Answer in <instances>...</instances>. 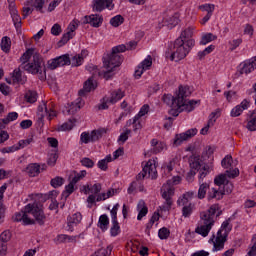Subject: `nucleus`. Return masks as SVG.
I'll use <instances>...</instances> for the list:
<instances>
[{
	"instance_id": "obj_1",
	"label": "nucleus",
	"mask_w": 256,
	"mask_h": 256,
	"mask_svg": "<svg viewBox=\"0 0 256 256\" xmlns=\"http://www.w3.org/2000/svg\"><path fill=\"white\" fill-rule=\"evenodd\" d=\"M193 37V29H185L179 38H177L173 46L170 47V60L171 61H181L185 59L193 47H195V40L191 39Z\"/></svg>"
},
{
	"instance_id": "obj_2",
	"label": "nucleus",
	"mask_w": 256,
	"mask_h": 256,
	"mask_svg": "<svg viewBox=\"0 0 256 256\" xmlns=\"http://www.w3.org/2000/svg\"><path fill=\"white\" fill-rule=\"evenodd\" d=\"M191 95V90L188 86H179V90L177 93V103L173 106H170L169 114L172 117H179V113L182 111H187V113H191L193 109H195V105H199L201 100H188L187 97Z\"/></svg>"
},
{
	"instance_id": "obj_3",
	"label": "nucleus",
	"mask_w": 256,
	"mask_h": 256,
	"mask_svg": "<svg viewBox=\"0 0 256 256\" xmlns=\"http://www.w3.org/2000/svg\"><path fill=\"white\" fill-rule=\"evenodd\" d=\"M29 214L33 215L34 219L29 218ZM47 217L45 216V212H43V208L38 204H27L23 210L16 213L14 217V221L17 223L21 222L23 225H35V221L38 225H45V220Z\"/></svg>"
},
{
	"instance_id": "obj_4",
	"label": "nucleus",
	"mask_w": 256,
	"mask_h": 256,
	"mask_svg": "<svg viewBox=\"0 0 256 256\" xmlns=\"http://www.w3.org/2000/svg\"><path fill=\"white\" fill-rule=\"evenodd\" d=\"M219 209V204H213L206 211L200 213V226L195 229V233L201 235L202 237H207L213 226L215 225V213Z\"/></svg>"
},
{
	"instance_id": "obj_5",
	"label": "nucleus",
	"mask_w": 256,
	"mask_h": 256,
	"mask_svg": "<svg viewBox=\"0 0 256 256\" xmlns=\"http://www.w3.org/2000/svg\"><path fill=\"white\" fill-rule=\"evenodd\" d=\"M20 67L32 75H38L40 81H45V79H47L43 57L37 52L33 55V59L30 63H27L26 65L21 64Z\"/></svg>"
},
{
	"instance_id": "obj_6",
	"label": "nucleus",
	"mask_w": 256,
	"mask_h": 256,
	"mask_svg": "<svg viewBox=\"0 0 256 256\" xmlns=\"http://www.w3.org/2000/svg\"><path fill=\"white\" fill-rule=\"evenodd\" d=\"M121 63H123V55L113 53V51L103 57V67L106 69V71L103 70V75L106 81H109V79L113 77L111 73H113L117 67H120Z\"/></svg>"
},
{
	"instance_id": "obj_7",
	"label": "nucleus",
	"mask_w": 256,
	"mask_h": 256,
	"mask_svg": "<svg viewBox=\"0 0 256 256\" xmlns=\"http://www.w3.org/2000/svg\"><path fill=\"white\" fill-rule=\"evenodd\" d=\"M87 71L92 73V77L88 78L87 81L84 82L83 89H80L78 95L80 97H85L87 93H91V91H95L97 89V83L95 82V77H101L103 75V71L101 72L96 65L90 64L86 66Z\"/></svg>"
},
{
	"instance_id": "obj_8",
	"label": "nucleus",
	"mask_w": 256,
	"mask_h": 256,
	"mask_svg": "<svg viewBox=\"0 0 256 256\" xmlns=\"http://www.w3.org/2000/svg\"><path fill=\"white\" fill-rule=\"evenodd\" d=\"M125 97V92L121 89H117L111 92L110 97H104L103 102L99 106V109H109V105H115L117 101H121V98Z\"/></svg>"
},
{
	"instance_id": "obj_9",
	"label": "nucleus",
	"mask_w": 256,
	"mask_h": 256,
	"mask_svg": "<svg viewBox=\"0 0 256 256\" xmlns=\"http://www.w3.org/2000/svg\"><path fill=\"white\" fill-rule=\"evenodd\" d=\"M209 243H213L212 251H223L225 249V243H227V234L221 233V230L217 232V235H212L209 239Z\"/></svg>"
},
{
	"instance_id": "obj_10",
	"label": "nucleus",
	"mask_w": 256,
	"mask_h": 256,
	"mask_svg": "<svg viewBox=\"0 0 256 256\" xmlns=\"http://www.w3.org/2000/svg\"><path fill=\"white\" fill-rule=\"evenodd\" d=\"M175 195V189L171 186L163 188L162 198H164L165 202L162 206H160L161 211H171V207L173 205V199L171 198Z\"/></svg>"
},
{
	"instance_id": "obj_11",
	"label": "nucleus",
	"mask_w": 256,
	"mask_h": 256,
	"mask_svg": "<svg viewBox=\"0 0 256 256\" xmlns=\"http://www.w3.org/2000/svg\"><path fill=\"white\" fill-rule=\"evenodd\" d=\"M65 65H71L69 54H64L48 61V69L52 71L57 69V67H65Z\"/></svg>"
},
{
	"instance_id": "obj_12",
	"label": "nucleus",
	"mask_w": 256,
	"mask_h": 256,
	"mask_svg": "<svg viewBox=\"0 0 256 256\" xmlns=\"http://www.w3.org/2000/svg\"><path fill=\"white\" fill-rule=\"evenodd\" d=\"M197 133H198L197 128H192V129H188L184 133L176 134L173 145L175 147H179V145H181L183 141H189V139H192V137H195Z\"/></svg>"
},
{
	"instance_id": "obj_13",
	"label": "nucleus",
	"mask_w": 256,
	"mask_h": 256,
	"mask_svg": "<svg viewBox=\"0 0 256 256\" xmlns=\"http://www.w3.org/2000/svg\"><path fill=\"white\" fill-rule=\"evenodd\" d=\"M114 0H94L92 9L97 13H101L108 9V11H113L115 9V4L113 3Z\"/></svg>"
},
{
	"instance_id": "obj_14",
	"label": "nucleus",
	"mask_w": 256,
	"mask_h": 256,
	"mask_svg": "<svg viewBox=\"0 0 256 256\" xmlns=\"http://www.w3.org/2000/svg\"><path fill=\"white\" fill-rule=\"evenodd\" d=\"M85 25H91V27L99 28L103 25V16L99 14H91L89 16H84L82 19Z\"/></svg>"
},
{
	"instance_id": "obj_15",
	"label": "nucleus",
	"mask_w": 256,
	"mask_h": 256,
	"mask_svg": "<svg viewBox=\"0 0 256 256\" xmlns=\"http://www.w3.org/2000/svg\"><path fill=\"white\" fill-rule=\"evenodd\" d=\"M103 189V186L101 183H95L92 186H90V194L87 198V203H90V205H93L95 203V199H97V196L101 193V190Z\"/></svg>"
},
{
	"instance_id": "obj_16",
	"label": "nucleus",
	"mask_w": 256,
	"mask_h": 256,
	"mask_svg": "<svg viewBox=\"0 0 256 256\" xmlns=\"http://www.w3.org/2000/svg\"><path fill=\"white\" fill-rule=\"evenodd\" d=\"M83 219V216L81 213L77 212L73 214L72 216H68L67 218V231H73V228L76 225H79L81 223V220Z\"/></svg>"
},
{
	"instance_id": "obj_17",
	"label": "nucleus",
	"mask_w": 256,
	"mask_h": 256,
	"mask_svg": "<svg viewBox=\"0 0 256 256\" xmlns=\"http://www.w3.org/2000/svg\"><path fill=\"white\" fill-rule=\"evenodd\" d=\"M195 197V192H186L184 193L178 200H177V205L178 207H187L189 205H192L191 199Z\"/></svg>"
},
{
	"instance_id": "obj_18",
	"label": "nucleus",
	"mask_w": 256,
	"mask_h": 256,
	"mask_svg": "<svg viewBox=\"0 0 256 256\" xmlns=\"http://www.w3.org/2000/svg\"><path fill=\"white\" fill-rule=\"evenodd\" d=\"M245 109H249V102L247 101V99H244L240 105H237L236 107H234L231 110L230 115L231 117H239L241 113L245 111Z\"/></svg>"
},
{
	"instance_id": "obj_19",
	"label": "nucleus",
	"mask_w": 256,
	"mask_h": 256,
	"mask_svg": "<svg viewBox=\"0 0 256 256\" xmlns=\"http://www.w3.org/2000/svg\"><path fill=\"white\" fill-rule=\"evenodd\" d=\"M256 69V56L252 58L250 62H245L242 67L240 68V75H248V73H251L252 71H255Z\"/></svg>"
},
{
	"instance_id": "obj_20",
	"label": "nucleus",
	"mask_w": 256,
	"mask_h": 256,
	"mask_svg": "<svg viewBox=\"0 0 256 256\" xmlns=\"http://www.w3.org/2000/svg\"><path fill=\"white\" fill-rule=\"evenodd\" d=\"M208 201H211L212 199H216V201H221L223 197H225V190H221V188H212L208 191Z\"/></svg>"
},
{
	"instance_id": "obj_21",
	"label": "nucleus",
	"mask_w": 256,
	"mask_h": 256,
	"mask_svg": "<svg viewBox=\"0 0 256 256\" xmlns=\"http://www.w3.org/2000/svg\"><path fill=\"white\" fill-rule=\"evenodd\" d=\"M86 56L87 50H82L80 54H76L72 57L70 60V65H72V67H79L80 65H83V61L85 60Z\"/></svg>"
},
{
	"instance_id": "obj_22",
	"label": "nucleus",
	"mask_w": 256,
	"mask_h": 256,
	"mask_svg": "<svg viewBox=\"0 0 256 256\" xmlns=\"http://www.w3.org/2000/svg\"><path fill=\"white\" fill-rule=\"evenodd\" d=\"M144 171L150 179H157V167L151 162H147L144 166Z\"/></svg>"
},
{
	"instance_id": "obj_23",
	"label": "nucleus",
	"mask_w": 256,
	"mask_h": 256,
	"mask_svg": "<svg viewBox=\"0 0 256 256\" xmlns=\"http://www.w3.org/2000/svg\"><path fill=\"white\" fill-rule=\"evenodd\" d=\"M201 163L202 161H201V158H199V156L190 157L189 159L190 170L195 171L197 173V171H199V169L203 167V164Z\"/></svg>"
},
{
	"instance_id": "obj_24",
	"label": "nucleus",
	"mask_w": 256,
	"mask_h": 256,
	"mask_svg": "<svg viewBox=\"0 0 256 256\" xmlns=\"http://www.w3.org/2000/svg\"><path fill=\"white\" fill-rule=\"evenodd\" d=\"M12 79L14 83H20L21 85H25V83H27V77H23L21 68L15 69L13 71Z\"/></svg>"
},
{
	"instance_id": "obj_25",
	"label": "nucleus",
	"mask_w": 256,
	"mask_h": 256,
	"mask_svg": "<svg viewBox=\"0 0 256 256\" xmlns=\"http://www.w3.org/2000/svg\"><path fill=\"white\" fill-rule=\"evenodd\" d=\"M9 11H10V15L12 17V21L14 23L15 29H21V16H19V12L17 11V8H12Z\"/></svg>"
},
{
	"instance_id": "obj_26",
	"label": "nucleus",
	"mask_w": 256,
	"mask_h": 256,
	"mask_svg": "<svg viewBox=\"0 0 256 256\" xmlns=\"http://www.w3.org/2000/svg\"><path fill=\"white\" fill-rule=\"evenodd\" d=\"M137 209H138L137 220L141 221V219H143V217H145L147 213H149V209L147 208V206L145 205V201L143 200L138 203Z\"/></svg>"
},
{
	"instance_id": "obj_27",
	"label": "nucleus",
	"mask_w": 256,
	"mask_h": 256,
	"mask_svg": "<svg viewBox=\"0 0 256 256\" xmlns=\"http://www.w3.org/2000/svg\"><path fill=\"white\" fill-rule=\"evenodd\" d=\"M26 170L30 177H37L41 173V166L37 163L29 164Z\"/></svg>"
},
{
	"instance_id": "obj_28",
	"label": "nucleus",
	"mask_w": 256,
	"mask_h": 256,
	"mask_svg": "<svg viewBox=\"0 0 256 256\" xmlns=\"http://www.w3.org/2000/svg\"><path fill=\"white\" fill-rule=\"evenodd\" d=\"M105 133H107V129L105 128L93 130L90 133L92 143H95V141H99V139H101L103 135H105Z\"/></svg>"
},
{
	"instance_id": "obj_29",
	"label": "nucleus",
	"mask_w": 256,
	"mask_h": 256,
	"mask_svg": "<svg viewBox=\"0 0 256 256\" xmlns=\"http://www.w3.org/2000/svg\"><path fill=\"white\" fill-rule=\"evenodd\" d=\"M79 109H81V98H79L77 102L68 104L67 113L68 115H75Z\"/></svg>"
},
{
	"instance_id": "obj_30",
	"label": "nucleus",
	"mask_w": 256,
	"mask_h": 256,
	"mask_svg": "<svg viewBox=\"0 0 256 256\" xmlns=\"http://www.w3.org/2000/svg\"><path fill=\"white\" fill-rule=\"evenodd\" d=\"M33 55H35V48L27 49L20 57L22 65H26L25 63H27L31 59V57H33Z\"/></svg>"
},
{
	"instance_id": "obj_31",
	"label": "nucleus",
	"mask_w": 256,
	"mask_h": 256,
	"mask_svg": "<svg viewBox=\"0 0 256 256\" xmlns=\"http://www.w3.org/2000/svg\"><path fill=\"white\" fill-rule=\"evenodd\" d=\"M98 227L102 231H107V228L109 227V217L107 216V214L101 215L99 217Z\"/></svg>"
},
{
	"instance_id": "obj_32",
	"label": "nucleus",
	"mask_w": 256,
	"mask_h": 256,
	"mask_svg": "<svg viewBox=\"0 0 256 256\" xmlns=\"http://www.w3.org/2000/svg\"><path fill=\"white\" fill-rule=\"evenodd\" d=\"M0 47L4 53H9L11 51V38L9 36L2 37Z\"/></svg>"
},
{
	"instance_id": "obj_33",
	"label": "nucleus",
	"mask_w": 256,
	"mask_h": 256,
	"mask_svg": "<svg viewBox=\"0 0 256 256\" xmlns=\"http://www.w3.org/2000/svg\"><path fill=\"white\" fill-rule=\"evenodd\" d=\"M231 219H228L224 221L221 225V228L218 231H221L222 235H226V237H229V232L231 229H233V226L231 225Z\"/></svg>"
},
{
	"instance_id": "obj_34",
	"label": "nucleus",
	"mask_w": 256,
	"mask_h": 256,
	"mask_svg": "<svg viewBox=\"0 0 256 256\" xmlns=\"http://www.w3.org/2000/svg\"><path fill=\"white\" fill-rule=\"evenodd\" d=\"M153 65V58H151V55H148L147 58H145L141 64L138 66V69H142L144 71H147L149 67Z\"/></svg>"
},
{
	"instance_id": "obj_35",
	"label": "nucleus",
	"mask_w": 256,
	"mask_h": 256,
	"mask_svg": "<svg viewBox=\"0 0 256 256\" xmlns=\"http://www.w3.org/2000/svg\"><path fill=\"white\" fill-rule=\"evenodd\" d=\"M123 23H125V18L120 14L110 19V25H112V27H119L120 25H123Z\"/></svg>"
},
{
	"instance_id": "obj_36",
	"label": "nucleus",
	"mask_w": 256,
	"mask_h": 256,
	"mask_svg": "<svg viewBox=\"0 0 256 256\" xmlns=\"http://www.w3.org/2000/svg\"><path fill=\"white\" fill-rule=\"evenodd\" d=\"M221 166L224 169H231L233 167V156L226 155L221 161Z\"/></svg>"
},
{
	"instance_id": "obj_37",
	"label": "nucleus",
	"mask_w": 256,
	"mask_h": 256,
	"mask_svg": "<svg viewBox=\"0 0 256 256\" xmlns=\"http://www.w3.org/2000/svg\"><path fill=\"white\" fill-rule=\"evenodd\" d=\"M216 39V35H213V33H207L204 36H202L200 40V45H207V43H211V41H215Z\"/></svg>"
},
{
	"instance_id": "obj_38",
	"label": "nucleus",
	"mask_w": 256,
	"mask_h": 256,
	"mask_svg": "<svg viewBox=\"0 0 256 256\" xmlns=\"http://www.w3.org/2000/svg\"><path fill=\"white\" fill-rule=\"evenodd\" d=\"M219 117H221V109H216L214 112H212L209 115L208 124L214 126L215 121H217V119H219Z\"/></svg>"
},
{
	"instance_id": "obj_39",
	"label": "nucleus",
	"mask_w": 256,
	"mask_h": 256,
	"mask_svg": "<svg viewBox=\"0 0 256 256\" xmlns=\"http://www.w3.org/2000/svg\"><path fill=\"white\" fill-rule=\"evenodd\" d=\"M208 189H209V184L207 183L200 184V187L198 189V199H205Z\"/></svg>"
},
{
	"instance_id": "obj_40",
	"label": "nucleus",
	"mask_w": 256,
	"mask_h": 256,
	"mask_svg": "<svg viewBox=\"0 0 256 256\" xmlns=\"http://www.w3.org/2000/svg\"><path fill=\"white\" fill-rule=\"evenodd\" d=\"M45 3H47V0H31L32 7L40 13H43V5H45Z\"/></svg>"
},
{
	"instance_id": "obj_41",
	"label": "nucleus",
	"mask_w": 256,
	"mask_h": 256,
	"mask_svg": "<svg viewBox=\"0 0 256 256\" xmlns=\"http://www.w3.org/2000/svg\"><path fill=\"white\" fill-rule=\"evenodd\" d=\"M121 233V227L118 221H112V227L110 229V234L112 237H117Z\"/></svg>"
},
{
	"instance_id": "obj_42",
	"label": "nucleus",
	"mask_w": 256,
	"mask_h": 256,
	"mask_svg": "<svg viewBox=\"0 0 256 256\" xmlns=\"http://www.w3.org/2000/svg\"><path fill=\"white\" fill-rule=\"evenodd\" d=\"M147 113H149V105L145 104L141 107L139 113L134 117V123L136 121H139V119H141V117H145V115H147Z\"/></svg>"
},
{
	"instance_id": "obj_43",
	"label": "nucleus",
	"mask_w": 256,
	"mask_h": 256,
	"mask_svg": "<svg viewBox=\"0 0 256 256\" xmlns=\"http://www.w3.org/2000/svg\"><path fill=\"white\" fill-rule=\"evenodd\" d=\"M25 99L27 103H35L37 101V92L33 90H29L25 94Z\"/></svg>"
},
{
	"instance_id": "obj_44",
	"label": "nucleus",
	"mask_w": 256,
	"mask_h": 256,
	"mask_svg": "<svg viewBox=\"0 0 256 256\" xmlns=\"http://www.w3.org/2000/svg\"><path fill=\"white\" fill-rule=\"evenodd\" d=\"M163 101L166 103V105H169V107H173V105L177 104V94L176 97H173L172 95H164Z\"/></svg>"
},
{
	"instance_id": "obj_45",
	"label": "nucleus",
	"mask_w": 256,
	"mask_h": 256,
	"mask_svg": "<svg viewBox=\"0 0 256 256\" xmlns=\"http://www.w3.org/2000/svg\"><path fill=\"white\" fill-rule=\"evenodd\" d=\"M75 185L77 184L71 180L70 183L65 187V191L62 193V196L66 198L69 197V195L75 191Z\"/></svg>"
},
{
	"instance_id": "obj_46",
	"label": "nucleus",
	"mask_w": 256,
	"mask_h": 256,
	"mask_svg": "<svg viewBox=\"0 0 256 256\" xmlns=\"http://www.w3.org/2000/svg\"><path fill=\"white\" fill-rule=\"evenodd\" d=\"M75 127V120H69L68 122H65L62 124L59 128L58 131H71Z\"/></svg>"
},
{
	"instance_id": "obj_47",
	"label": "nucleus",
	"mask_w": 256,
	"mask_h": 256,
	"mask_svg": "<svg viewBox=\"0 0 256 256\" xmlns=\"http://www.w3.org/2000/svg\"><path fill=\"white\" fill-rule=\"evenodd\" d=\"M11 241V231L5 230L0 234V243L7 245Z\"/></svg>"
},
{
	"instance_id": "obj_48",
	"label": "nucleus",
	"mask_w": 256,
	"mask_h": 256,
	"mask_svg": "<svg viewBox=\"0 0 256 256\" xmlns=\"http://www.w3.org/2000/svg\"><path fill=\"white\" fill-rule=\"evenodd\" d=\"M74 34H71V32H66L63 34L62 38L58 42V47H63V45H66V43L70 40L73 39Z\"/></svg>"
},
{
	"instance_id": "obj_49",
	"label": "nucleus",
	"mask_w": 256,
	"mask_h": 256,
	"mask_svg": "<svg viewBox=\"0 0 256 256\" xmlns=\"http://www.w3.org/2000/svg\"><path fill=\"white\" fill-rule=\"evenodd\" d=\"M65 183V179L63 177L56 176L50 181V185L54 187V189H57V187H61Z\"/></svg>"
},
{
	"instance_id": "obj_50",
	"label": "nucleus",
	"mask_w": 256,
	"mask_h": 256,
	"mask_svg": "<svg viewBox=\"0 0 256 256\" xmlns=\"http://www.w3.org/2000/svg\"><path fill=\"white\" fill-rule=\"evenodd\" d=\"M229 170L225 171V175L226 177H228L229 179H235V177H239V168H228Z\"/></svg>"
},
{
	"instance_id": "obj_51",
	"label": "nucleus",
	"mask_w": 256,
	"mask_h": 256,
	"mask_svg": "<svg viewBox=\"0 0 256 256\" xmlns=\"http://www.w3.org/2000/svg\"><path fill=\"white\" fill-rule=\"evenodd\" d=\"M225 181H227V175L226 174H220L215 177L214 183L218 187H221V185H225Z\"/></svg>"
},
{
	"instance_id": "obj_52",
	"label": "nucleus",
	"mask_w": 256,
	"mask_h": 256,
	"mask_svg": "<svg viewBox=\"0 0 256 256\" xmlns=\"http://www.w3.org/2000/svg\"><path fill=\"white\" fill-rule=\"evenodd\" d=\"M75 173V175H74V177L72 178V182L73 183H79V181H81V179H83L86 175H87V171H85V170H82V171H80V172H74Z\"/></svg>"
},
{
	"instance_id": "obj_53",
	"label": "nucleus",
	"mask_w": 256,
	"mask_h": 256,
	"mask_svg": "<svg viewBox=\"0 0 256 256\" xmlns=\"http://www.w3.org/2000/svg\"><path fill=\"white\" fill-rule=\"evenodd\" d=\"M193 213V204H189L188 206H183L182 208V216L187 218L191 217V214Z\"/></svg>"
},
{
	"instance_id": "obj_54",
	"label": "nucleus",
	"mask_w": 256,
	"mask_h": 256,
	"mask_svg": "<svg viewBox=\"0 0 256 256\" xmlns=\"http://www.w3.org/2000/svg\"><path fill=\"white\" fill-rule=\"evenodd\" d=\"M169 235H171V231L169 229L163 227L158 231L159 239H169Z\"/></svg>"
},
{
	"instance_id": "obj_55",
	"label": "nucleus",
	"mask_w": 256,
	"mask_h": 256,
	"mask_svg": "<svg viewBox=\"0 0 256 256\" xmlns=\"http://www.w3.org/2000/svg\"><path fill=\"white\" fill-rule=\"evenodd\" d=\"M111 251H113L112 246H108L106 249L102 248L96 252V256H109L111 255Z\"/></svg>"
},
{
	"instance_id": "obj_56",
	"label": "nucleus",
	"mask_w": 256,
	"mask_h": 256,
	"mask_svg": "<svg viewBox=\"0 0 256 256\" xmlns=\"http://www.w3.org/2000/svg\"><path fill=\"white\" fill-rule=\"evenodd\" d=\"M242 43H243V39L241 38L229 41L230 51H235V49H237V47H239V45H241Z\"/></svg>"
},
{
	"instance_id": "obj_57",
	"label": "nucleus",
	"mask_w": 256,
	"mask_h": 256,
	"mask_svg": "<svg viewBox=\"0 0 256 256\" xmlns=\"http://www.w3.org/2000/svg\"><path fill=\"white\" fill-rule=\"evenodd\" d=\"M200 9H203V11L207 12V15H213V12L215 11V5L214 4H204L200 6Z\"/></svg>"
},
{
	"instance_id": "obj_58",
	"label": "nucleus",
	"mask_w": 256,
	"mask_h": 256,
	"mask_svg": "<svg viewBox=\"0 0 256 256\" xmlns=\"http://www.w3.org/2000/svg\"><path fill=\"white\" fill-rule=\"evenodd\" d=\"M31 143H33V137H30L26 140H20L17 145L19 149H25V147L31 145Z\"/></svg>"
},
{
	"instance_id": "obj_59",
	"label": "nucleus",
	"mask_w": 256,
	"mask_h": 256,
	"mask_svg": "<svg viewBox=\"0 0 256 256\" xmlns=\"http://www.w3.org/2000/svg\"><path fill=\"white\" fill-rule=\"evenodd\" d=\"M129 135H131V130L126 129L125 132L121 133L118 138V143H125L127 139H129Z\"/></svg>"
},
{
	"instance_id": "obj_60",
	"label": "nucleus",
	"mask_w": 256,
	"mask_h": 256,
	"mask_svg": "<svg viewBox=\"0 0 256 256\" xmlns=\"http://www.w3.org/2000/svg\"><path fill=\"white\" fill-rule=\"evenodd\" d=\"M247 129L249 131H256V116L253 117V114H251V119L248 121Z\"/></svg>"
},
{
	"instance_id": "obj_61",
	"label": "nucleus",
	"mask_w": 256,
	"mask_h": 256,
	"mask_svg": "<svg viewBox=\"0 0 256 256\" xmlns=\"http://www.w3.org/2000/svg\"><path fill=\"white\" fill-rule=\"evenodd\" d=\"M80 141H81V143H85V144H87V143H93V142L91 141V134H90L89 132H83V133L81 134V136H80Z\"/></svg>"
},
{
	"instance_id": "obj_62",
	"label": "nucleus",
	"mask_w": 256,
	"mask_h": 256,
	"mask_svg": "<svg viewBox=\"0 0 256 256\" xmlns=\"http://www.w3.org/2000/svg\"><path fill=\"white\" fill-rule=\"evenodd\" d=\"M81 164L83 165V167H87L88 169H92V167L95 166V162H93V160H91L90 158H83L81 160Z\"/></svg>"
},
{
	"instance_id": "obj_63",
	"label": "nucleus",
	"mask_w": 256,
	"mask_h": 256,
	"mask_svg": "<svg viewBox=\"0 0 256 256\" xmlns=\"http://www.w3.org/2000/svg\"><path fill=\"white\" fill-rule=\"evenodd\" d=\"M163 149H165V143L158 142V144L153 147L152 152L155 155H157V153H161V151H163Z\"/></svg>"
},
{
	"instance_id": "obj_64",
	"label": "nucleus",
	"mask_w": 256,
	"mask_h": 256,
	"mask_svg": "<svg viewBox=\"0 0 256 256\" xmlns=\"http://www.w3.org/2000/svg\"><path fill=\"white\" fill-rule=\"evenodd\" d=\"M61 25L59 24H54L51 28V33L55 36L58 37V35H61Z\"/></svg>"
}]
</instances>
